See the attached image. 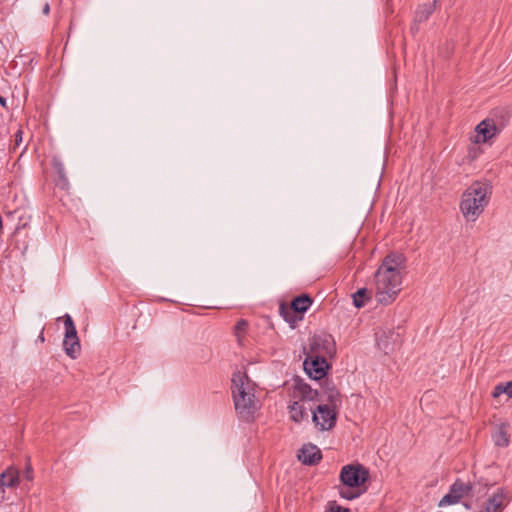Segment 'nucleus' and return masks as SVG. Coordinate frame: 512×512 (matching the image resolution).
Returning <instances> with one entry per match:
<instances>
[{
    "instance_id": "nucleus-25",
    "label": "nucleus",
    "mask_w": 512,
    "mask_h": 512,
    "mask_svg": "<svg viewBox=\"0 0 512 512\" xmlns=\"http://www.w3.org/2000/svg\"><path fill=\"white\" fill-rule=\"evenodd\" d=\"M25 477L27 480H32V468L30 465L26 467Z\"/></svg>"
},
{
    "instance_id": "nucleus-21",
    "label": "nucleus",
    "mask_w": 512,
    "mask_h": 512,
    "mask_svg": "<svg viewBox=\"0 0 512 512\" xmlns=\"http://www.w3.org/2000/svg\"><path fill=\"white\" fill-rule=\"evenodd\" d=\"M248 323L246 320L241 319L235 325V336L237 337L238 343L243 345V336L247 330Z\"/></svg>"
},
{
    "instance_id": "nucleus-19",
    "label": "nucleus",
    "mask_w": 512,
    "mask_h": 512,
    "mask_svg": "<svg viewBox=\"0 0 512 512\" xmlns=\"http://www.w3.org/2000/svg\"><path fill=\"white\" fill-rule=\"evenodd\" d=\"M502 394H506L509 398H512V380L506 383H500L494 387L492 392V396L494 398H497Z\"/></svg>"
},
{
    "instance_id": "nucleus-5",
    "label": "nucleus",
    "mask_w": 512,
    "mask_h": 512,
    "mask_svg": "<svg viewBox=\"0 0 512 512\" xmlns=\"http://www.w3.org/2000/svg\"><path fill=\"white\" fill-rule=\"evenodd\" d=\"M340 481L343 486L339 487V495L346 500H353L360 496L353 488H358L368 479V471L361 465H345L340 471Z\"/></svg>"
},
{
    "instance_id": "nucleus-7",
    "label": "nucleus",
    "mask_w": 512,
    "mask_h": 512,
    "mask_svg": "<svg viewBox=\"0 0 512 512\" xmlns=\"http://www.w3.org/2000/svg\"><path fill=\"white\" fill-rule=\"evenodd\" d=\"M312 421L320 431H328L336 424L337 413L328 404H319L316 408L312 406Z\"/></svg>"
},
{
    "instance_id": "nucleus-1",
    "label": "nucleus",
    "mask_w": 512,
    "mask_h": 512,
    "mask_svg": "<svg viewBox=\"0 0 512 512\" xmlns=\"http://www.w3.org/2000/svg\"><path fill=\"white\" fill-rule=\"evenodd\" d=\"M405 259L402 254L387 255L375 272V297L383 305L392 303L401 291L402 275Z\"/></svg>"
},
{
    "instance_id": "nucleus-11",
    "label": "nucleus",
    "mask_w": 512,
    "mask_h": 512,
    "mask_svg": "<svg viewBox=\"0 0 512 512\" xmlns=\"http://www.w3.org/2000/svg\"><path fill=\"white\" fill-rule=\"evenodd\" d=\"M507 504V495L504 489L499 488L486 500L484 507L479 512H502Z\"/></svg>"
},
{
    "instance_id": "nucleus-15",
    "label": "nucleus",
    "mask_w": 512,
    "mask_h": 512,
    "mask_svg": "<svg viewBox=\"0 0 512 512\" xmlns=\"http://www.w3.org/2000/svg\"><path fill=\"white\" fill-rule=\"evenodd\" d=\"M509 425L506 422L497 425L492 433V439L496 446L507 447L510 443L508 435Z\"/></svg>"
},
{
    "instance_id": "nucleus-4",
    "label": "nucleus",
    "mask_w": 512,
    "mask_h": 512,
    "mask_svg": "<svg viewBox=\"0 0 512 512\" xmlns=\"http://www.w3.org/2000/svg\"><path fill=\"white\" fill-rule=\"evenodd\" d=\"M294 400L288 407L289 417L295 423L308 419V411H312V402L317 400L318 392L308 384L299 382L293 391Z\"/></svg>"
},
{
    "instance_id": "nucleus-18",
    "label": "nucleus",
    "mask_w": 512,
    "mask_h": 512,
    "mask_svg": "<svg viewBox=\"0 0 512 512\" xmlns=\"http://www.w3.org/2000/svg\"><path fill=\"white\" fill-rule=\"evenodd\" d=\"M54 167L57 170L58 179H57V186H59L61 189H67L69 186L68 179L65 174L64 166L61 162H55Z\"/></svg>"
},
{
    "instance_id": "nucleus-23",
    "label": "nucleus",
    "mask_w": 512,
    "mask_h": 512,
    "mask_svg": "<svg viewBox=\"0 0 512 512\" xmlns=\"http://www.w3.org/2000/svg\"><path fill=\"white\" fill-rule=\"evenodd\" d=\"M320 341L325 346L327 354H330V353H332L334 351V341H333V339H332V337L330 335L329 336H325L323 339L316 340L315 343L317 345H319Z\"/></svg>"
},
{
    "instance_id": "nucleus-28",
    "label": "nucleus",
    "mask_w": 512,
    "mask_h": 512,
    "mask_svg": "<svg viewBox=\"0 0 512 512\" xmlns=\"http://www.w3.org/2000/svg\"><path fill=\"white\" fill-rule=\"evenodd\" d=\"M0 105L3 107H6L7 105V99L3 96H0Z\"/></svg>"
},
{
    "instance_id": "nucleus-31",
    "label": "nucleus",
    "mask_w": 512,
    "mask_h": 512,
    "mask_svg": "<svg viewBox=\"0 0 512 512\" xmlns=\"http://www.w3.org/2000/svg\"><path fill=\"white\" fill-rule=\"evenodd\" d=\"M1 492H2V493H4V490H3V488H2V487H0V493H1Z\"/></svg>"
},
{
    "instance_id": "nucleus-2",
    "label": "nucleus",
    "mask_w": 512,
    "mask_h": 512,
    "mask_svg": "<svg viewBox=\"0 0 512 512\" xmlns=\"http://www.w3.org/2000/svg\"><path fill=\"white\" fill-rule=\"evenodd\" d=\"M231 391L237 415L244 421H251L259 408L255 398V383L240 371L233 374Z\"/></svg>"
},
{
    "instance_id": "nucleus-8",
    "label": "nucleus",
    "mask_w": 512,
    "mask_h": 512,
    "mask_svg": "<svg viewBox=\"0 0 512 512\" xmlns=\"http://www.w3.org/2000/svg\"><path fill=\"white\" fill-rule=\"evenodd\" d=\"M312 299L310 296L306 294H302L293 299L290 308L285 307L284 305L280 306V314L283 316L284 320L290 324H294L297 320L302 319V317L296 318L293 313H305L309 307L312 305Z\"/></svg>"
},
{
    "instance_id": "nucleus-13",
    "label": "nucleus",
    "mask_w": 512,
    "mask_h": 512,
    "mask_svg": "<svg viewBox=\"0 0 512 512\" xmlns=\"http://www.w3.org/2000/svg\"><path fill=\"white\" fill-rule=\"evenodd\" d=\"M496 127L493 123L483 120L476 126L475 142L484 143L495 135Z\"/></svg>"
},
{
    "instance_id": "nucleus-16",
    "label": "nucleus",
    "mask_w": 512,
    "mask_h": 512,
    "mask_svg": "<svg viewBox=\"0 0 512 512\" xmlns=\"http://www.w3.org/2000/svg\"><path fill=\"white\" fill-rule=\"evenodd\" d=\"M353 304L356 308H362L365 306L368 300L371 298V291L367 288L358 289L353 295Z\"/></svg>"
},
{
    "instance_id": "nucleus-30",
    "label": "nucleus",
    "mask_w": 512,
    "mask_h": 512,
    "mask_svg": "<svg viewBox=\"0 0 512 512\" xmlns=\"http://www.w3.org/2000/svg\"><path fill=\"white\" fill-rule=\"evenodd\" d=\"M332 384L326 383V391H332Z\"/></svg>"
},
{
    "instance_id": "nucleus-12",
    "label": "nucleus",
    "mask_w": 512,
    "mask_h": 512,
    "mask_svg": "<svg viewBox=\"0 0 512 512\" xmlns=\"http://www.w3.org/2000/svg\"><path fill=\"white\" fill-rule=\"evenodd\" d=\"M298 459L304 465H315L322 459L321 450L311 443L305 444L299 450Z\"/></svg>"
},
{
    "instance_id": "nucleus-20",
    "label": "nucleus",
    "mask_w": 512,
    "mask_h": 512,
    "mask_svg": "<svg viewBox=\"0 0 512 512\" xmlns=\"http://www.w3.org/2000/svg\"><path fill=\"white\" fill-rule=\"evenodd\" d=\"M394 336L393 333H383L377 340V345L379 349L384 351L385 354H388L390 351L393 350V347L389 345L388 339L392 338Z\"/></svg>"
},
{
    "instance_id": "nucleus-9",
    "label": "nucleus",
    "mask_w": 512,
    "mask_h": 512,
    "mask_svg": "<svg viewBox=\"0 0 512 512\" xmlns=\"http://www.w3.org/2000/svg\"><path fill=\"white\" fill-rule=\"evenodd\" d=\"M472 486L457 479L451 486L446 495L439 501V506L444 507L458 503L462 498L472 496Z\"/></svg>"
},
{
    "instance_id": "nucleus-26",
    "label": "nucleus",
    "mask_w": 512,
    "mask_h": 512,
    "mask_svg": "<svg viewBox=\"0 0 512 512\" xmlns=\"http://www.w3.org/2000/svg\"><path fill=\"white\" fill-rule=\"evenodd\" d=\"M42 13L44 15H48L50 13V5H49V3H45V5L43 6V9H42Z\"/></svg>"
},
{
    "instance_id": "nucleus-22",
    "label": "nucleus",
    "mask_w": 512,
    "mask_h": 512,
    "mask_svg": "<svg viewBox=\"0 0 512 512\" xmlns=\"http://www.w3.org/2000/svg\"><path fill=\"white\" fill-rule=\"evenodd\" d=\"M326 396H327V400L329 402L328 405H330L331 407H333L334 409L336 408V406L338 404H340V394L339 392L335 389L334 386H332V391H326Z\"/></svg>"
},
{
    "instance_id": "nucleus-3",
    "label": "nucleus",
    "mask_w": 512,
    "mask_h": 512,
    "mask_svg": "<svg viewBox=\"0 0 512 512\" xmlns=\"http://www.w3.org/2000/svg\"><path fill=\"white\" fill-rule=\"evenodd\" d=\"M492 194V187L488 182H473L462 194L460 211L466 221L475 222L484 212Z\"/></svg>"
},
{
    "instance_id": "nucleus-17",
    "label": "nucleus",
    "mask_w": 512,
    "mask_h": 512,
    "mask_svg": "<svg viewBox=\"0 0 512 512\" xmlns=\"http://www.w3.org/2000/svg\"><path fill=\"white\" fill-rule=\"evenodd\" d=\"M434 10V4H424L422 6H419L415 13V23H422L426 21L430 15L433 13Z\"/></svg>"
},
{
    "instance_id": "nucleus-29",
    "label": "nucleus",
    "mask_w": 512,
    "mask_h": 512,
    "mask_svg": "<svg viewBox=\"0 0 512 512\" xmlns=\"http://www.w3.org/2000/svg\"><path fill=\"white\" fill-rule=\"evenodd\" d=\"M38 339L41 341V342H44L45 338H44V334H43V330L41 331Z\"/></svg>"
},
{
    "instance_id": "nucleus-27",
    "label": "nucleus",
    "mask_w": 512,
    "mask_h": 512,
    "mask_svg": "<svg viewBox=\"0 0 512 512\" xmlns=\"http://www.w3.org/2000/svg\"><path fill=\"white\" fill-rule=\"evenodd\" d=\"M15 137H16V143L18 144L20 141H22V131H18L16 134H15Z\"/></svg>"
},
{
    "instance_id": "nucleus-6",
    "label": "nucleus",
    "mask_w": 512,
    "mask_h": 512,
    "mask_svg": "<svg viewBox=\"0 0 512 512\" xmlns=\"http://www.w3.org/2000/svg\"><path fill=\"white\" fill-rule=\"evenodd\" d=\"M65 335L63 340V348L65 353L72 359H76L81 350L79 338L75 324L69 314L64 316Z\"/></svg>"
},
{
    "instance_id": "nucleus-14",
    "label": "nucleus",
    "mask_w": 512,
    "mask_h": 512,
    "mask_svg": "<svg viewBox=\"0 0 512 512\" xmlns=\"http://www.w3.org/2000/svg\"><path fill=\"white\" fill-rule=\"evenodd\" d=\"M20 483V475L19 471L14 467L7 468L0 475V487L3 489L7 488H15Z\"/></svg>"
},
{
    "instance_id": "nucleus-24",
    "label": "nucleus",
    "mask_w": 512,
    "mask_h": 512,
    "mask_svg": "<svg viewBox=\"0 0 512 512\" xmlns=\"http://www.w3.org/2000/svg\"><path fill=\"white\" fill-rule=\"evenodd\" d=\"M326 512H350L348 508H343L336 503H330Z\"/></svg>"
},
{
    "instance_id": "nucleus-10",
    "label": "nucleus",
    "mask_w": 512,
    "mask_h": 512,
    "mask_svg": "<svg viewBox=\"0 0 512 512\" xmlns=\"http://www.w3.org/2000/svg\"><path fill=\"white\" fill-rule=\"evenodd\" d=\"M303 367L310 378L320 380L326 375L328 363L324 356L309 355L304 360Z\"/></svg>"
}]
</instances>
